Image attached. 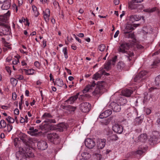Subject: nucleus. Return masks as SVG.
I'll return each mask as SVG.
<instances>
[{
	"label": "nucleus",
	"mask_w": 160,
	"mask_h": 160,
	"mask_svg": "<svg viewBox=\"0 0 160 160\" xmlns=\"http://www.w3.org/2000/svg\"><path fill=\"white\" fill-rule=\"evenodd\" d=\"M9 11L3 15L0 16V36L8 35L10 30V27L5 23L7 21L8 15H10Z\"/></svg>",
	"instance_id": "f257e3e1"
},
{
	"label": "nucleus",
	"mask_w": 160,
	"mask_h": 160,
	"mask_svg": "<svg viewBox=\"0 0 160 160\" xmlns=\"http://www.w3.org/2000/svg\"><path fill=\"white\" fill-rule=\"evenodd\" d=\"M77 107L71 106V114H73L74 111L77 109Z\"/></svg>",
	"instance_id": "3c124183"
},
{
	"label": "nucleus",
	"mask_w": 160,
	"mask_h": 160,
	"mask_svg": "<svg viewBox=\"0 0 160 160\" xmlns=\"http://www.w3.org/2000/svg\"><path fill=\"white\" fill-rule=\"evenodd\" d=\"M154 82L156 86L160 87V75H158L155 78Z\"/></svg>",
	"instance_id": "a878e982"
},
{
	"label": "nucleus",
	"mask_w": 160,
	"mask_h": 160,
	"mask_svg": "<svg viewBox=\"0 0 160 160\" xmlns=\"http://www.w3.org/2000/svg\"><path fill=\"white\" fill-rule=\"evenodd\" d=\"M147 73L148 72L147 71H141L138 74L139 75V76H141L142 77V78L143 77L145 76Z\"/></svg>",
	"instance_id": "a18cd8bd"
},
{
	"label": "nucleus",
	"mask_w": 160,
	"mask_h": 160,
	"mask_svg": "<svg viewBox=\"0 0 160 160\" xmlns=\"http://www.w3.org/2000/svg\"><path fill=\"white\" fill-rule=\"evenodd\" d=\"M111 61H108L104 64V68L107 70H109L111 68Z\"/></svg>",
	"instance_id": "f704fd0d"
},
{
	"label": "nucleus",
	"mask_w": 160,
	"mask_h": 160,
	"mask_svg": "<svg viewBox=\"0 0 160 160\" xmlns=\"http://www.w3.org/2000/svg\"><path fill=\"white\" fill-rule=\"evenodd\" d=\"M110 108H112L113 111L117 112H119L121 110L120 106L116 102H112L110 105Z\"/></svg>",
	"instance_id": "9b49d317"
},
{
	"label": "nucleus",
	"mask_w": 160,
	"mask_h": 160,
	"mask_svg": "<svg viewBox=\"0 0 160 160\" xmlns=\"http://www.w3.org/2000/svg\"><path fill=\"white\" fill-rule=\"evenodd\" d=\"M148 139L147 135L146 133L141 134L138 137V141L142 143H145Z\"/></svg>",
	"instance_id": "f8f14e48"
},
{
	"label": "nucleus",
	"mask_w": 160,
	"mask_h": 160,
	"mask_svg": "<svg viewBox=\"0 0 160 160\" xmlns=\"http://www.w3.org/2000/svg\"><path fill=\"white\" fill-rule=\"evenodd\" d=\"M158 138L156 136L154 135L152 136L149 140V142L151 145H154L157 142Z\"/></svg>",
	"instance_id": "aec40b11"
},
{
	"label": "nucleus",
	"mask_w": 160,
	"mask_h": 160,
	"mask_svg": "<svg viewBox=\"0 0 160 160\" xmlns=\"http://www.w3.org/2000/svg\"><path fill=\"white\" fill-rule=\"evenodd\" d=\"M23 70L25 71V73L27 75H32L34 74V70L32 69L27 70L26 69H23Z\"/></svg>",
	"instance_id": "c9c22d12"
},
{
	"label": "nucleus",
	"mask_w": 160,
	"mask_h": 160,
	"mask_svg": "<svg viewBox=\"0 0 160 160\" xmlns=\"http://www.w3.org/2000/svg\"><path fill=\"white\" fill-rule=\"evenodd\" d=\"M52 116L50 113L47 112L45 113L42 117V119H49V118H52Z\"/></svg>",
	"instance_id": "bb28decb"
},
{
	"label": "nucleus",
	"mask_w": 160,
	"mask_h": 160,
	"mask_svg": "<svg viewBox=\"0 0 160 160\" xmlns=\"http://www.w3.org/2000/svg\"><path fill=\"white\" fill-rule=\"evenodd\" d=\"M89 95L87 94L81 95L79 98L80 100H83L84 99V97H88L89 96Z\"/></svg>",
	"instance_id": "5fc2aeb1"
},
{
	"label": "nucleus",
	"mask_w": 160,
	"mask_h": 160,
	"mask_svg": "<svg viewBox=\"0 0 160 160\" xmlns=\"http://www.w3.org/2000/svg\"><path fill=\"white\" fill-rule=\"evenodd\" d=\"M79 95V93H77L76 95L71 97V104L73 103L77 99Z\"/></svg>",
	"instance_id": "2f4dec72"
},
{
	"label": "nucleus",
	"mask_w": 160,
	"mask_h": 160,
	"mask_svg": "<svg viewBox=\"0 0 160 160\" xmlns=\"http://www.w3.org/2000/svg\"><path fill=\"white\" fill-rule=\"evenodd\" d=\"M27 135L24 133H22L20 135L19 138L23 143H26L27 142L26 138Z\"/></svg>",
	"instance_id": "c756f323"
},
{
	"label": "nucleus",
	"mask_w": 160,
	"mask_h": 160,
	"mask_svg": "<svg viewBox=\"0 0 160 160\" xmlns=\"http://www.w3.org/2000/svg\"><path fill=\"white\" fill-rule=\"evenodd\" d=\"M6 120L9 123H13L15 121L14 119L10 116H8V118H6Z\"/></svg>",
	"instance_id": "49530a36"
},
{
	"label": "nucleus",
	"mask_w": 160,
	"mask_h": 160,
	"mask_svg": "<svg viewBox=\"0 0 160 160\" xmlns=\"http://www.w3.org/2000/svg\"><path fill=\"white\" fill-rule=\"evenodd\" d=\"M67 50L66 47L64 48L63 49V51L64 54L65 58H68Z\"/></svg>",
	"instance_id": "8fccbe9b"
},
{
	"label": "nucleus",
	"mask_w": 160,
	"mask_h": 160,
	"mask_svg": "<svg viewBox=\"0 0 160 160\" xmlns=\"http://www.w3.org/2000/svg\"><path fill=\"white\" fill-rule=\"evenodd\" d=\"M101 75L98 72L93 75V79L97 80L98 78H101Z\"/></svg>",
	"instance_id": "ea45409f"
},
{
	"label": "nucleus",
	"mask_w": 160,
	"mask_h": 160,
	"mask_svg": "<svg viewBox=\"0 0 160 160\" xmlns=\"http://www.w3.org/2000/svg\"><path fill=\"white\" fill-rule=\"evenodd\" d=\"M59 127H61V128H59V131L60 132H62L63 131V128L65 127L64 124L63 123H62L59 125Z\"/></svg>",
	"instance_id": "bf43d9fd"
},
{
	"label": "nucleus",
	"mask_w": 160,
	"mask_h": 160,
	"mask_svg": "<svg viewBox=\"0 0 160 160\" xmlns=\"http://www.w3.org/2000/svg\"><path fill=\"white\" fill-rule=\"evenodd\" d=\"M11 6L10 0H8L3 4L1 8L3 10H8Z\"/></svg>",
	"instance_id": "4be33fe9"
},
{
	"label": "nucleus",
	"mask_w": 160,
	"mask_h": 160,
	"mask_svg": "<svg viewBox=\"0 0 160 160\" xmlns=\"http://www.w3.org/2000/svg\"><path fill=\"white\" fill-rule=\"evenodd\" d=\"M144 152V151L142 150V148L140 147H139V149L135 152L136 154L140 155H141Z\"/></svg>",
	"instance_id": "79ce46f5"
},
{
	"label": "nucleus",
	"mask_w": 160,
	"mask_h": 160,
	"mask_svg": "<svg viewBox=\"0 0 160 160\" xmlns=\"http://www.w3.org/2000/svg\"><path fill=\"white\" fill-rule=\"evenodd\" d=\"M38 131V130L37 129H35L32 131H28L27 132L28 134L32 136H36L37 134L36 133Z\"/></svg>",
	"instance_id": "72a5a7b5"
},
{
	"label": "nucleus",
	"mask_w": 160,
	"mask_h": 160,
	"mask_svg": "<svg viewBox=\"0 0 160 160\" xmlns=\"http://www.w3.org/2000/svg\"><path fill=\"white\" fill-rule=\"evenodd\" d=\"M143 120V118L141 117H138L135 119V124L136 125H139L141 124Z\"/></svg>",
	"instance_id": "c85d7f7f"
},
{
	"label": "nucleus",
	"mask_w": 160,
	"mask_h": 160,
	"mask_svg": "<svg viewBox=\"0 0 160 160\" xmlns=\"http://www.w3.org/2000/svg\"><path fill=\"white\" fill-rule=\"evenodd\" d=\"M44 16H50V10L49 9L47 8L45 11L43 12Z\"/></svg>",
	"instance_id": "c03bdc74"
},
{
	"label": "nucleus",
	"mask_w": 160,
	"mask_h": 160,
	"mask_svg": "<svg viewBox=\"0 0 160 160\" xmlns=\"http://www.w3.org/2000/svg\"><path fill=\"white\" fill-rule=\"evenodd\" d=\"M54 85H56L59 87H62L63 85V82L62 80L59 78H57L55 81Z\"/></svg>",
	"instance_id": "393cba45"
},
{
	"label": "nucleus",
	"mask_w": 160,
	"mask_h": 160,
	"mask_svg": "<svg viewBox=\"0 0 160 160\" xmlns=\"http://www.w3.org/2000/svg\"><path fill=\"white\" fill-rule=\"evenodd\" d=\"M47 138L49 141L55 144H57L59 140V136L55 133L48 134Z\"/></svg>",
	"instance_id": "20e7f679"
},
{
	"label": "nucleus",
	"mask_w": 160,
	"mask_h": 160,
	"mask_svg": "<svg viewBox=\"0 0 160 160\" xmlns=\"http://www.w3.org/2000/svg\"><path fill=\"white\" fill-rule=\"evenodd\" d=\"M106 46L104 44H101L98 47L99 50L101 51H103L104 50Z\"/></svg>",
	"instance_id": "de8ad7c7"
},
{
	"label": "nucleus",
	"mask_w": 160,
	"mask_h": 160,
	"mask_svg": "<svg viewBox=\"0 0 160 160\" xmlns=\"http://www.w3.org/2000/svg\"><path fill=\"white\" fill-rule=\"evenodd\" d=\"M32 10L34 13L35 17H38L39 14V12L37 10V7L35 5H32Z\"/></svg>",
	"instance_id": "7c9ffc66"
},
{
	"label": "nucleus",
	"mask_w": 160,
	"mask_h": 160,
	"mask_svg": "<svg viewBox=\"0 0 160 160\" xmlns=\"http://www.w3.org/2000/svg\"><path fill=\"white\" fill-rule=\"evenodd\" d=\"M7 130L8 132H10L12 128V125L8 124L7 125Z\"/></svg>",
	"instance_id": "4d7b16f0"
},
{
	"label": "nucleus",
	"mask_w": 160,
	"mask_h": 160,
	"mask_svg": "<svg viewBox=\"0 0 160 160\" xmlns=\"http://www.w3.org/2000/svg\"><path fill=\"white\" fill-rule=\"evenodd\" d=\"M85 146L89 148H93L96 145L95 142L90 138H87L85 140Z\"/></svg>",
	"instance_id": "423d86ee"
},
{
	"label": "nucleus",
	"mask_w": 160,
	"mask_h": 160,
	"mask_svg": "<svg viewBox=\"0 0 160 160\" xmlns=\"http://www.w3.org/2000/svg\"><path fill=\"white\" fill-rule=\"evenodd\" d=\"M117 57L116 56H115V57H113L112 58V60H109V61H110L111 63H112V65H115V63L116 62L117 60Z\"/></svg>",
	"instance_id": "37998d69"
},
{
	"label": "nucleus",
	"mask_w": 160,
	"mask_h": 160,
	"mask_svg": "<svg viewBox=\"0 0 160 160\" xmlns=\"http://www.w3.org/2000/svg\"><path fill=\"white\" fill-rule=\"evenodd\" d=\"M12 99L13 100H15L17 98V94L15 92H13L12 93Z\"/></svg>",
	"instance_id": "680f3d73"
},
{
	"label": "nucleus",
	"mask_w": 160,
	"mask_h": 160,
	"mask_svg": "<svg viewBox=\"0 0 160 160\" xmlns=\"http://www.w3.org/2000/svg\"><path fill=\"white\" fill-rule=\"evenodd\" d=\"M136 3L133 0H131L128 2V8L131 10L136 9L139 6L138 4Z\"/></svg>",
	"instance_id": "dca6fc26"
},
{
	"label": "nucleus",
	"mask_w": 160,
	"mask_h": 160,
	"mask_svg": "<svg viewBox=\"0 0 160 160\" xmlns=\"http://www.w3.org/2000/svg\"><path fill=\"white\" fill-rule=\"evenodd\" d=\"M112 113V111L110 110H107L102 112L99 115V118H106L110 115Z\"/></svg>",
	"instance_id": "2eb2a0df"
},
{
	"label": "nucleus",
	"mask_w": 160,
	"mask_h": 160,
	"mask_svg": "<svg viewBox=\"0 0 160 160\" xmlns=\"http://www.w3.org/2000/svg\"><path fill=\"white\" fill-rule=\"evenodd\" d=\"M105 83V82L102 81L98 82L97 84L96 88L93 92V94L98 96V95L100 96L102 94L105 90L104 86Z\"/></svg>",
	"instance_id": "7ed1b4c3"
},
{
	"label": "nucleus",
	"mask_w": 160,
	"mask_h": 160,
	"mask_svg": "<svg viewBox=\"0 0 160 160\" xmlns=\"http://www.w3.org/2000/svg\"><path fill=\"white\" fill-rule=\"evenodd\" d=\"M53 4L55 8H57L58 7L59 8V4L58 2L55 1L53 2Z\"/></svg>",
	"instance_id": "052dcab7"
},
{
	"label": "nucleus",
	"mask_w": 160,
	"mask_h": 160,
	"mask_svg": "<svg viewBox=\"0 0 160 160\" xmlns=\"http://www.w3.org/2000/svg\"><path fill=\"white\" fill-rule=\"evenodd\" d=\"M111 140L112 141H116L118 140V138L117 135L113 133L109 137Z\"/></svg>",
	"instance_id": "e433bc0d"
},
{
	"label": "nucleus",
	"mask_w": 160,
	"mask_h": 160,
	"mask_svg": "<svg viewBox=\"0 0 160 160\" xmlns=\"http://www.w3.org/2000/svg\"><path fill=\"white\" fill-rule=\"evenodd\" d=\"M11 83L13 85H16L17 84L18 81L16 78H12L10 80Z\"/></svg>",
	"instance_id": "a19ab883"
},
{
	"label": "nucleus",
	"mask_w": 160,
	"mask_h": 160,
	"mask_svg": "<svg viewBox=\"0 0 160 160\" xmlns=\"http://www.w3.org/2000/svg\"><path fill=\"white\" fill-rule=\"evenodd\" d=\"M104 133L109 137L112 133V132L108 127L106 128L104 130Z\"/></svg>",
	"instance_id": "cd10ccee"
},
{
	"label": "nucleus",
	"mask_w": 160,
	"mask_h": 160,
	"mask_svg": "<svg viewBox=\"0 0 160 160\" xmlns=\"http://www.w3.org/2000/svg\"><path fill=\"white\" fill-rule=\"evenodd\" d=\"M14 113L15 114L18 115L19 114V110L17 109H15L14 111Z\"/></svg>",
	"instance_id": "774afa93"
},
{
	"label": "nucleus",
	"mask_w": 160,
	"mask_h": 160,
	"mask_svg": "<svg viewBox=\"0 0 160 160\" xmlns=\"http://www.w3.org/2000/svg\"><path fill=\"white\" fill-rule=\"evenodd\" d=\"M16 79H18L19 80H21L23 79V77L22 75H17L15 77Z\"/></svg>",
	"instance_id": "603ef678"
},
{
	"label": "nucleus",
	"mask_w": 160,
	"mask_h": 160,
	"mask_svg": "<svg viewBox=\"0 0 160 160\" xmlns=\"http://www.w3.org/2000/svg\"><path fill=\"white\" fill-rule=\"evenodd\" d=\"M39 128L42 130L48 131L50 130H53L55 129V127L53 125H50L47 124H45L44 125H41L39 126Z\"/></svg>",
	"instance_id": "6e6552de"
},
{
	"label": "nucleus",
	"mask_w": 160,
	"mask_h": 160,
	"mask_svg": "<svg viewBox=\"0 0 160 160\" xmlns=\"http://www.w3.org/2000/svg\"><path fill=\"white\" fill-rule=\"evenodd\" d=\"M17 158L18 160H26L27 156L25 153H20L17 152L16 154Z\"/></svg>",
	"instance_id": "4468645a"
},
{
	"label": "nucleus",
	"mask_w": 160,
	"mask_h": 160,
	"mask_svg": "<svg viewBox=\"0 0 160 160\" xmlns=\"http://www.w3.org/2000/svg\"><path fill=\"white\" fill-rule=\"evenodd\" d=\"M142 80V77L139 76V75L138 74L136 75L134 78V80L135 82H140Z\"/></svg>",
	"instance_id": "473e14b6"
},
{
	"label": "nucleus",
	"mask_w": 160,
	"mask_h": 160,
	"mask_svg": "<svg viewBox=\"0 0 160 160\" xmlns=\"http://www.w3.org/2000/svg\"><path fill=\"white\" fill-rule=\"evenodd\" d=\"M95 155L97 156V160H104L101 154L96 153Z\"/></svg>",
	"instance_id": "09e8293b"
},
{
	"label": "nucleus",
	"mask_w": 160,
	"mask_h": 160,
	"mask_svg": "<svg viewBox=\"0 0 160 160\" xmlns=\"http://www.w3.org/2000/svg\"><path fill=\"white\" fill-rule=\"evenodd\" d=\"M130 31L123 32L124 37L126 38H131L134 40L135 37L134 33H130Z\"/></svg>",
	"instance_id": "a211bd4d"
},
{
	"label": "nucleus",
	"mask_w": 160,
	"mask_h": 160,
	"mask_svg": "<svg viewBox=\"0 0 160 160\" xmlns=\"http://www.w3.org/2000/svg\"><path fill=\"white\" fill-rule=\"evenodd\" d=\"M125 67L124 63L122 61L119 62L117 65V68L119 71H121Z\"/></svg>",
	"instance_id": "b1692460"
},
{
	"label": "nucleus",
	"mask_w": 160,
	"mask_h": 160,
	"mask_svg": "<svg viewBox=\"0 0 160 160\" xmlns=\"http://www.w3.org/2000/svg\"><path fill=\"white\" fill-rule=\"evenodd\" d=\"M134 29L132 26V25L129 23H127L125 29L123 30V32L126 31L128 32L129 31H131L132 30H133Z\"/></svg>",
	"instance_id": "5701e85b"
},
{
	"label": "nucleus",
	"mask_w": 160,
	"mask_h": 160,
	"mask_svg": "<svg viewBox=\"0 0 160 160\" xmlns=\"http://www.w3.org/2000/svg\"><path fill=\"white\" fill-rule=\"evenodd\" d=\"M132 90L129 89H125L122 91V95L126 97H129L132 93Z\"/></svg>",
	"instance_id": "6ab92c4d"
},
{
	"label": "nucleus",
	"mask_w": 160,
	"mask_h": 160,
	"mask_svg": "<svg viewBox=\"0 0 160 160\" xmlns=\"http://www.w3.org/2000/svg\"><path fill=\"white\" fill-rule=\"evenodd\" d=\"M26 149V148H24L21 147L19 148V151L18 152H20V153H25L24 152L25 151V149Z\"/></svg>",
	"instance_id": "6e6d98bb"
},
{
	"label": "nucleus",
	"mask_w": 160,
	"mask_h": 160,
	"mask_svg": "<svg viewBox=\"0 0 160 160\" xmlns=\"http://www.w3.org/2000/svg\"><path fill=\"white\" fill-rule=\"evenodd\" d=\"M105 71L103 70H101L100 71H99L98 72L99 73V74H100L101 75V77L102 75H105Z\"/></svg>",
	"instance_id": "69168bd1"
},
{
	"label": "nucleus",
	"mask_w": 160,
	"mask_h": 160,
	"mask_svg": "<svg viewBox=\"0 0 160 160\" xmlns=\"http://www.w3.org/2000/svg\"><path fill=\"white\" fill-rule=\"evenodd\" d=\"M156 10V8L154 7L152 8L146 9L143 10V11L148 13L152 12Z\"/></svg>",
	"instance_id": "4c0bfd02"
},
{
	"label": "nucleus",
	"mask_w": 160,
	"mask_h": 160,
	"mask_svg": "<svg viewBox=\"0 0 160 160\" xmlns=\"http://www.w3.org/2000/svg\"><path fill=\"white\" fill-rule=\"evenodd\" d=\"M141 19V16H139L136 15H132L129 16V20L132 22L138 21Z\"/></svg>",
	"instance_id": "f3484780"
},
{
	"label": "nucleus",
	"mask_w": 160,
	"mask_h": 160,
	"mask_svg": "<svg viewBox=\"0 0 160 160\" xmlns=\"http://www.w3.org/2000/svg\"><path fill=\"white\" fill-rule=\"evenodd\" d=\"M37 147L39 149L44 150L48 148V145L46 141H41L38 142Z\"/></svg>",
	"instance_id": "0eeeda50"
},
{
	"label": "nucleus",
	"mask_w": 160,
	"mask_h": 160,
	"mask_svg": "<svg viewBox=\"0 0 160 160\" xmlns=\"http://www.w3.org/2000/svg\"><path fill=\"white\" fill-rule=\"evenodd\" d=\"M106 140L105 139H101L97 142V146L98 149H101L105 146Z\"/></svg>",
	"instance_id": "ddd939ff"
},
{
	"label": "nucleus",
	"mask_w": 160,
	"mask_h": 160,
	"mask_svg": "<svg viewBox=\"0 0 160 160\" xmlns=\"http://www.w3.org/2000/svg\"><path fill=\"white\" fill-rule=\"evenodd\" d=\"M156 123L157 126L160 129V118L157 119Z\"/></svg>",
	"instance_id": "e2e57ef3"
},
{
	"label": "nucleus",
	"mask_w": 160,
	"mask_h": 160,
	"mask_svg": "<svg viewBox=\"0 0 160 160\" xmlns=\"http://www.w3.org/2000/svg\"><path fill=\"white\" fill-rule=\"evenodd\" d=\"M24 152L26 156L30 158L34 157V154L32 152V149L28 148H27Z\"/></svg>",
	"instance_id": "412c9836"
},
{
	"label": "nucleus",
	"mask_w": 160,
	"mask_h": 160,
	"mask_svg": "<svg viewBox=\"0 0 160 160\" xmlns=\"http://www.w3.org/2000/svg\"><path fill=\"white\" fill-rule=\"evenodd\" d=\"M47 120H45L44 122H49L50 123H55L56 121L55 119H47Z\"/></svg>",
	"instance_id": "864d4df0"
},
{
	"label": "nucleus",
	"mask_w": 160,
	"mask_h": 160,
	"mask_svg": "<svg viewBox=\"0 0 160 160\" xmlns=\"http://www.w3.org/2000/svg\"><path fill=\"white\" fill-rule=\"evenodd\" d=\"M50 16H44V19L46 22H48L49 21V17Z\"/></svg>",
	"instance_id": "0e129e2a"
},
{
	"label": "nucleus",
	"mask_w": 160,
	"mask_h": 160,
	"mask_svg": "<svg viewBox=\"0 0 160 160\" xmlns=\"http://www.w3.org/2000/svg\"><path fill=\"white\" fill-rule=\"evenodd\" d=\"M7 125L6 122L3 120H2L0 122V128H5Z\"/></svg>",
	"instance_id": "58836bf2"
},
{
	"label": "nucleus",
	"mask_w": 160,
	"mask_h": 160,
	"mask_svg": "<svg viewBox=\"0 0 160 160\" xmlns=\"http://www.w3.org/2000/svg\"><path fill=\"white\" fill-rule=\"evenodd\" d=\"M130 46L129 43L124 42L121 44L118 48V52L125 54L124 56L129 62L133 61L132 58L134 56L132 52L127 51L130 48Z\"/></svg>",
	"instance_id": "f03ea898"
},
{
	"label": "nucleus",
	"mask_w": 160,
	"mask_h": 160,
	"mask_svg": "<svg viewBox=\"0 0 160 160\" xmlns=\"http://www.w3.org/2000/svg\"><path fill=\"white\" fill-rule=\"evenodd\" d=\"M90 107L91 105L88 102H83L80 104V109L82 112L86 113L90 111Z\"/></svg>",
	"instance_id": "39448f33"
},
{
	"label": "nucleus",
	"mask_w": 160,
	"mask_h": 160,
	"mask_svg": "<svg viewBox=\"0 0 160 160\" xmlns=\"http://www.w3.org/2000/svg\"><path fill=\"white\" fill-rule=\"evenodd\" d=\"M34 65L37 68L39 67L40 66L39 63L38 61L35 62H34Z\"/></svg>",
	"instance_id": "338daca9"
},
{
	"label": "nucleus",
	"mask_w": 160,
	"mask_h": 160,
	"mask_svg": "<svg viewBox=\"0 0 160 160\" xmlns=\"http://www.w3.org/2000/svg\"><path fill=\"white\" fill-rule=\"evenodd\" d=\"M96 84L94 81L92 83L87 85L86 88L83 90L82 92L85 93L88 92H91L93 89L95 87Z\"/></svg>",
	"instance_id": "9d476101"
},
{
	"label": "nucleus",
	"mask_w": 160,
	"mask_h": 160,
	"mask_svg": "<svg viewBox=\"0 0 160 160\" xmlns=\"http://www.w3.org/2000/svg\"><path fill=\"white\" fill-rule=\"evenodd\" d=\"M112 130L118 134L121 133L123 131V128L120 125L115 124L112 127Z\"/></svg>",
	"instance_id": "1a4fd4ad"
},
{
	"label": "nucleus",
	"mask_w": 160,
	"mask_h": 160,
	"mask_svg": "<svg viewBox=\"0 0 160 160\" xmlns=\"http://www.w3.org/2000/svg\"><path fill=\"white\" fill-rule=\"evenodd\" d=\"M19 140V138H15L13 140V144L15 147L17 145V143Z\"/></svg>",
	"instance_id": "13d9d810"
}]
</instances>
